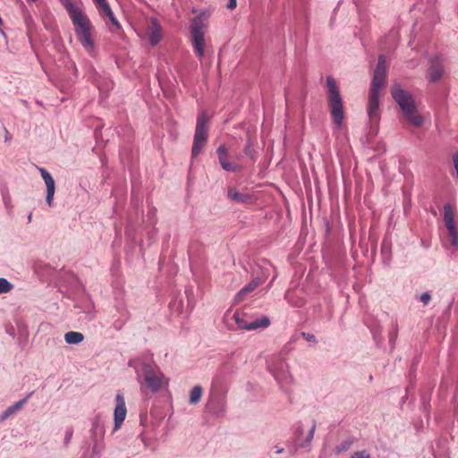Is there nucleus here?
Returning a JSON list of instances; mask_svg holds the SVG:
<instances>
[{"mask_svg":"<svg viewBox=\"0 0 458 458\" xmlns=\"http://www.w3.org/2000/svg\"><path fill=\"white\" fill-rule=\"evenodd\" d=\"M31 218H32V215L30 214L29 216H28V221L30 222L31 221Z\"/></svg>","mask_w":458,"mask_h":458,"instance_id":"nucleus-39","label":"nucleus"},{"mask_svg":"<svg viewBox=\"0 0 458 458\" xmlns=\"http://www.w3.org/2000/svg\"><path fill=\"white\" fill-rule=\"evenodd\" d=\"M327 85L328 89V105L331 116L334 123L337 126H341L344 118L343 99L340 96L339 88L335 80L328 76L327 78Z\"/></svg>","mask_w":458,"mask_h":458,"instance_id":"nucleus-3","label":"nucleus"},{"mask_svg":"<svg viewBox=\"0 0 458 458\" xmlns=\"http://www.w3.org/2000/svg\"><path fill=\"white\" fill-rule=\"evenodd\" d=\"M315 429V421H312L309 426L303 423H299L293 432V441L296 447H309L314 437Z\"/></svg>","mask_w":458,"mask_h":458,"instance_id":"nucleus-8","label":"nucleus"},{"mask_svg":"<svg viewBox=\"0 0 458 458\" xmlns=\"http://www.w3.org/2000/svg\"><path fill=\"white\" fill-rule=\"evenodd\" d=\"M60 2L67 11L72 21L85 15L81 4L74 3L73 0H60Z\"/></svg>","mask_w":458,"mask_h":458,"instance_id":"nucleus-20","label":"nucleus"},{"mask_svg":"<svg viewBox=\"0 0 458 458\" xmlns=\"http://www.w3.org/2000/svg\"><path fill=\"white\" fill-rule=\"evenodd\" d=\"M352 458H370L369 454L367 451H359L355 452Z\"/></svg>","mask_w":458,"mask_h":458,"instance_id":"nucleus-29","label":"nucleus"},{"mask_svg":"<svg viewBox=\"0 0 458 458\" xmlns=\"http://www.w3.org/2000/svg\"><path fill=\"white\" fill-rule=\"evenodd\" d=\"M146 32L151 46H156L160 42L162 38V27L156 18L148 20Z\"/></svg>","mask_w":458,"mask_h":458,"instance_id":"nucleus-13","label":"nucleus"},{"mask_svg":"<svg viewBox=\"0 0 458 458\" xmlns=\"http://www.w3.org/2000/svg\"><path fill=\"white\" fill-rule=\"evenodd\" d=\"M207 24L205 23L201 16H197L192 20L191 26V32L192 37V45L196 51V54L199 58L204 55V46H205V30Z\"/></svg>","mask_w":458,"mask_h":458,"instance_id":"nucleus-7","label":"nucleus"},{"mask_svg":"<svg viewBox=\"0 0 458 458\" xmlns=\"http://www.w3.org/2000/svg\"><path fill=\"white\" fill-rule=\"evenodd\" d=\"M74 26V31L79 42L84 49L90 55H93L95 42L92 38L93 27L88 16L85 14L78 19L72 21Z\"/></svg>","mask_w":458,"mask_h":458,"instance_id":"nucleus-5","label":"nucleus"},{"mask_svg":"<svg viewBox=\"0 0 458 458\" xmlns=\"http://www.w3.org/2000/svg\"><path fill=\"white\" fill-rule=\"evenodd\" d=\"M267 367L268 369L273 373L275 378L282 386L293 383V378L292 375L286 370L287 366L283 361L277 360V363L275 366L268 363Z\"/></svg>","mask_w":458,"mask_h":458,"instance_id":"nucleus-11","label":"nucleus"},{"mask_svg":"<svg viewBox=\"0 0 458 458\" xmlns=\"http://www.w3.org/2000/svg\"><path fill=\"white\" fill-rule=\"evenodd\" d=\"M40 174L42 176V179L45 182L46 187H47V197L46 201L49 207L53 205V199L55 191V180L52 177V175L45 169V168H38Z\"/></svg>","mask_w":458,"mask_h":458,"instance_id":"nucleus-16","label":"nucleus"},{"mask_svg":"<svg viewBox=\"0 0 458 458\" xmlns=\"http://www.w3.org/2000/svg\"><path fill=\"white\" fill-rule=\"evenodd\" d=\"M394 337H395V333L391 334L390 340L393 341Z\"/></svg>","mask_w":458,"mask_h":458,"instance_id":"nucleus-38","label":"nucleus"},{"mask_svg":"<svg viewBox=\"0 0 458 458\" xmlns=\"http://www.w3.org/2000/svg\"><path fill=\"white\" fill-rule=\"evenodd\" d=\"M93 2L103 18L107 17L116 28L120 27L106 0H93Z\"/></svg>","mask_w":458,"mask_h":458,"instance_id":"nucleus-17","label":"nucleus"},{"mask_svg":"<svg viewBox=\"0 0 458 458\" xmlns=\"http://www.w3.org/2000/svg\"><path fill=\"white\" fill-rule=\"evenodd\" d=\"M282 452H283V449H278L276 453H277V454H280V453H282Z\"/></svg>","mask_w":458,"mask_h":458,"instance_id":"nucleus-40","label":"nucleus"},{"mask_svg":"<svg viewBox=\"0 0 458 458\" xmlns=\"http://www.w3.org/2000/svg\"><path fill=\"white\" fill-rule=\"evenodd\" d=\"M84 340L83 334L76 331H69L64 334V341L69 344H79Z\"/></svg>","mask_w":458,"mask_h":458,"instance_id":"nucleus-23","label":"nucleus"},{"mask_svg":"<svg viewBox=\"0 0 458 458\" xmlns=\"http://www.w3.org/2000/svg\"><path fill=\"white\" fill-rule=\"evenodd\" d=\"M453 161H454V167H455L456 174H457V177H458V152H457V153H455V154L453 156Z\"/></svg>","mask_w":458,"mask_h":458,"instance_id":"nucleus-33","label":"nucleus"},{"mask_svg":"<svg viewBox=\"0 0 458 458\" xmlns=\"http://www.w3.org/2000/svg\"><path fill=\"white\" fill-rule=\"evenodd\" d=\"M367 114L370 127V133L376 134L377 132V127L381 117L379 97L369 95Z\"/></svg>","mask_w":458,"mask_h":458,"instance_id":"nucleus-10","label":"nucleus"},{"mask_svg":"<svg viewBox=\"0 0 458 458\" xmlns=\"http://www.w3.org/2000/svg\"><path fill=\"white\" fill-rule=\"evenodd\" d=\"M217 154L219 157V163L224 170L228 172H237L241 169V166L238 164L232 163L227 160V149L224 145L217 148Z\"/></svg>","mask_w":458,"mask_h":458,"instance_id":"nucleus-18","label":"nucleus"},{"mask_svg":"<svg viewBox=\"0 0 458 458\" xmlns=\"http://www.w3.org/2000/svg\"><path fill=\"white\" fill-rule=\"evenodd\" d=\"M228 197L233 201L242 203H248L249 200L250 199V198L248 195L240 193L236 191L234 189H230L228 191Z\"/></svg>","mask_w":458,"mask_h":458,"instance_id":"nucleus-25","label":"nucleus"},{"mask_svg":"<svg viewBox=\"0 0 458 458\" xmlns=\"http://www.w3.org/2000/svg\"><path fill=\"white\" fill-rule=\"evenodd\" d=\"M207 409L210 413L215 414L216 416H221L225 411V403L222 400H219L217 402L210 400L207 404Z\"/></svg>","mask_w":458,"mask_h":458,"instance_id":"nucleus-22","label":"nucleus"},{"mask_svg":"<svg viewBox=\"0 0 458 458\" xmlns=\"http://www.w3.org/2000/svg\"><path fill=\"white\" fill-rule=\"evenodd\" d=\"M13 285L5 278L0 277V294L11 292Z\"/></svg>","mask_w":458,"mask_h":458,"instance_id":"nucleus-28","label":"nucleus"},{"mask_svg":"<svg viewBox=\"0 0 458 458\" xmlns=\"http://www.w3.org/2000/svg\"><path fill=\"white\" fill-rule=\"evenodd\" d=\"M4 131H5V140L7 141L10 140L11 136H10L9 131L6 129H4Z\"/></svg>","mask_w":458,"mask_h":458,"instance_id":"nucleus-36","label":"nucleus"},{"mask_svg":"<svg viewBox=\"0 0 458 458\" xmlns=\"http://www.w3.org/2000/svg\"><path fill=\"white\" fill-rule=\"evenodd\" d=\"M226 7L230 10H233L236 7V0H228Z\"/></svg>","mask_w":458,"mask_h":458,"instance_id":"nucleus-34","label":"nucleus"},{"mask_svg":"<svg viewBox=\"0 0 458 458\" xmlns=\"http://www.w3.org/2000/svg\"><path fill=\"white\" fill-rule=\"evenodd\" d=\"M444 222L446 233L443 238V243L445 247L456 250L458 249V224L455 210L450 204H445L444 207Z\"/></svg>","mask_w":458,"mask_h":458,"instance_id":"nucleus-4","label":"nucleus"},{"mask_svg":"<svg viewBox=\"0 0 458 458\" xmlns=\"http://www.w3.org/2000/svg\"><path fill=\"white\" fill-rule=\"evenodd\" d=\"M386 76V58L384 55L378 57L377 64L374 71V75L369 89V95L379 97L380 89L385 86Z\"/></svg>","mask_w":458,"mask_h":458,"instance_id":"nucleus-9","label":"nucleus"},{"mask_svg":"<svg viewBox=\"0 0 458 458\" xmlns=\"http://www.w3.org/2000/svg\"><path fill=\"white\" fill-rule=\"evenodd\" d=\"M276 277V270L275 267L271 265V263L267 260H262L261 264H259V284L262 281H266L270 278L268 285L273 282Z\"/></svg>","mask_w":458,"mask_h":458,"instance_id":"nucleus-19","label":"nucleus"},{"mask_svg":"<svg viewBox=\"0 0 458 458\" xmlns=\"http://www.w3.org/2000/svg\"><path fill=\"white\" fill-rule=\"evenodd\" d=\"M391 94L398 104L403 118L415 127L422 126L424 118L418 113L412 95L398 83L391 87Z\"/></svg>","mask_w":458,"mask_h":458,"instance_id":"nucleus-2","label":"nucleus"},{"mask_svg":"<svg viewBox=\"0 0 458 458\" xmlns=\"http://www.w3.org/2000/svg\"><path fill=\"white\" fill-rule=\"evenodd\" d=\"M208 116L206 111L201 112L197 117L195 134L193 139L191 155L196 157L204 148L208 140Z\"/></svg>","mask_w":458,"mask_h":458,"instance_id":"nucleus-6","label":"nucleus"},{"mask_svg":"<svg viewBox=\"0 0 458 458\" xmlns=\"http://www.w3.org/2000/svg\"><path fill=\"white\" fill-rule=\"evenodd\" d=\"M270 325V320L267 317H262L259 318V328H267Z\"/></svg>","mask_w":458,"mask_h":458,"instance_id":"nucleus-30","label":"nucleus"},{"mask_svg":"<svg viewBox=\"0 0 458 458\" xmlns=\"http://www.w3.org/2000/svg\"><path fill=\"white\" fill-rule=\"evenodd\" d=\"M444 74L443 59L440 56H436L431 60L428 72V79L431 82L439 81Z\"/></svg>","mask_w":458,"mask_h":458,"instance_id":"nucleus-15","label":"nucleus"},{"mask_svg":"<svg viewBox=\"0 0 458 458\" xmlns=\"http://www.w3.org/2000/svg\"><path fill=\"white\" fill-rule=\"evenodd\" d=\"M430 299H431V296L428 293H422L420 298V301H422L424 303V305H427L429 302Z\"/></svg>","mask_w":458,"mask_h":458,"instance_id":"nucleus-32","label":"nucleus"},{"mask_svg":"<svg viewBox=\"0 0 458 458\" xmlns=\"http://www.w3.org/2000/svg\"><path fill=\"white\" fill-rule=\"evenodd\" d=\"M72 436V430L66 431L65 438H64L65 444H67L70 441Z\"/></svg>","mask_w":458,"mask_h":458,"instance_id":"nucleus-35","label":"nucleus"},{"mask_svg":"<svg viewBox=\"0 0 458 458\" xmlns=\"http://www.w3.org/2000/svg\"><path fill=\"white\" fill-rule=\"evenodd\" d=\"M244 153L250 157L251 158H254L255 154V139L254 137L250 135V131H248V142L246 147L244 148Z\"/></svg>","mask_w":458,"mask_h":458,"instance_id":"nucleus-27","label":"nucleus"},{"mask_svg":"<svg viewBox=\"0 0 458 458\" xmlns=\"http://www.w3.org/2000/svg\"><path fill=\"white\" fill-rule=\"evenodd\" d=\"M203 389L200 386H195L191 393H190V399L189 402L191 404H197L202 396Z\"/></svg>","mask_w":458,"mask_h":458,"instance_id":"nucleus-26","label":"nucleus"},{"mask_svg":"<svg viewBox=\"0 0 458 458\" xmlns=\"http://www.w3.org/2000/svg\"><path fill=\"white\" fill-rule=\"evenodd\" d=\"M128 365L135 369L136 380L140 385V392L144 394L148 392L157 393L168 384L163 372L154 364L139 363L137 360H131Z\"/></svg>","mask_w":458,"mask_h":458,"instance_id":"nucleus-1","label":"nucleus"},{"mask_svg":"<svg viewBox=\"0 0 458 458\" xmlns=\"http://www.w3.org/2000/svg\"><path fill=\"white\" fill-rule=\"evenodd\" d=\"M127 414L125 400L123 394L118 393L115 396V408L114 411V431L118 430L124 421Z\"/></svg>","mask_w":458,"mask_h":458,"instance_id":"nucleus-12","label":"nucleus"},{"mask_svg":"<svg viewBox=\"0 0 458 458\" xmlns=\"http://www.w3.org/2000/svg\"><path fill=\"white\" fill-rule=\"evenodd\" d=\"M233 319L237 324L239 328L246 329V330H253L258 328V318H250L244 311H237L233 314Z\"/></svg>","mask_w":458,"mask_h":458,"instance_id":"nucleus-14","label":"nucleus"},{"mask_svg":"<svg viewBox=\"0 0 458 458\" xmlns=\"http://www.w3.org/2000/svg\"><path fill=\"white\" fill-rule=\"evenodd\" d=\"M301 335L302 337L308 341V342H312V343H316V337L314 335H311V334H309V333H301Z\"/></svg>","mask_w":458,"mask_h":458,"instance_id":"nucleus-31","label":"nucleus"},{"mask_svg":"<svg viewBox=\"0 0 458 458\" xmlns=\"http://www.w3.org/2000/svg\"><path fill=\"white\" fill-rule=\"evenodd\" d=\"M31 395V393L29 394L25 398H23L22 400L15 403L14 404L9 406L0 416V421H4L7 418H9L12 414H13L14 412L18 411L23 405L24 403H27L28 399L30 397Z\"/></svg>","mask_w":458,"mask_h":458,"instance_id":"nucleus-21","label":"nucleus"},{"mask_svg":"<svg viewBox=\"0 0 458 458\" xmlns=\"http://www.w3.org/2000/svg\"><path fill=\"white\" fill-rule=\"evenodd\" d=\"M258 286V282L256 279H253L248 285H246L245 287H243L236 295L235 299L237 301H243L246 296L253 292L256 287Z\"/></svg>","mask_w":458,"mask_h":458,"instance_id":"nucleus-24","label":"nucleus"},{"mask_svg":"<svg viewBox=\"0 0 458 458\" xmlns=\"http://www.w3.org/2000/svg\"><path fill=\"white\" fill-rule=\"evenodd\" d=\"M92 309H93V305L91 303H89V306L87 307L85 312H90Z\"/></svg>","mask_w":458,"mask_h":458,"instance_id":"nucleus-37","label":"nucleus"}]
</instances>
